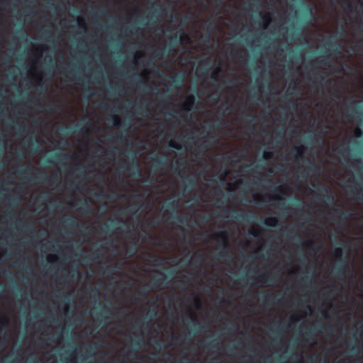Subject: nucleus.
<instances>
[{
	"instance_id": "35",
	"label": "nucleus",
	"mask_w": 363,
	"mask_h": 363,
	"mask_svg": "<svg viewBox=\"0 0 363 363\" xmlns=\"http://www.w3.org/2000/svg\"><path fill=\"white\" fill-rule=\"evenodd\" d=\"M250 235H252L254 237H259V232L256 230H252L250 232Z\"/></svg>"
},
{
	"instance_id": "48",
	"label": "nucleus",
	"mask_w": 363,
	"mask_h": 363,
	"mask_svg": "<svg viewBox=\"0 0 363 363\" xmlns=\"http://www.w3.org/2000/svg\"><path fill=\"white\" fill-rule=\"evenodd\" d=\"M358 350H359V348H358V347H357V346H356V345H355V346H354V347H352V350H351V351H352V353H357V352H358Z\"/></svg>"
},
{
	"instance_id": "15",
	"label": "nucleus",
	"mask_w": 363,
	"mask_h": 363,
	"mask_svg": "<svg viewBox=\"0 0 363 363\" xmlns=\"http://www.w3.org/2000/svg\"><path fill=\"white\" fill-rule=\"evenodd\" d=\"M186 186H189L191 189L195 186V180L192 176H189L184 181Z\"/></svg>"
},
{
	"instance_id": "47",
	"label": "nucleus",
	"mask_w": 363,
	"mask_h": 363,
	"mask_svg": "<svg viewBox=\"0 0 363 363\" xmlns=\"http://www.w3.org/2000/svg\"><path fill=\"white\" fill-rule=\"evenodd\" d=\"M264 156L265 158H269L270 157L272 156V152H265L264 154Z\"/></svg>"
},
{
	"instance_id": "21",
	"label": "nucleus",
	"mask_w": 363,
	"mask_h": 363,
	"mask_svg": "<svg viewBox=\"0 0 363 363\" xmlns=\"http://www.w3.org/2000/svg\"><path fill=\"white\" fill-rule=\"evenodd\" d=\"M333 213H334V214H337V213H338V214H340V215H339V218H340V219L343 220H345V219H346V218H347V214L346 213H345V212H341V211H340V209H339V208H335L333 209Z\"/></svg>"
},
{
	"instance_id": "28",
	"label": "nucleus",
	"mask_w": 363,
	"mask_h": 363,
	"mask_svg": "<svg viewBox=\"0 0 363 363\" xmlns=\"http://www.w3.org/2000/svg\"><path fill=\"white\" fill-rule=\"evenodd\" d=\"M55 178L53 177L44 176L43 177V182L45 183V184H47V183H48L50 182H55Z\"/></svg>"
},
{
	"instance_id": "62",
	"label": "nucleus",
	"mask_w": 363,
	"mask_h": 363,
	"mask_svg": "<svg viewBox=\"0 0 363 363\" xmlns=\"http://www.w3.org/2000/svg\"><path fill=\"white\" fill-rule=\"evenodd\" d=\"M202 38H203V41L209 42V38H210L209 35H208V36H203Z\"/></svg>"
},
{
	"instance_id": "45",
	"label": "nucleus",
	"mask_w": 363,
	"mask_h": 363,
	"mask_svg": "<svg viewBox=\"0 0 363 363\" xmlns=\"http://www.w3.org/2000/svg\"><path fill=\"white\" fill-rule=\"evenodd\" d=\"M162 10V9L161 6H159L157 9H156L155 10L154 13H155V14H161Z\"/></svg>"
},
{
	"instance_id": "32",
	"label": "nucleus",
	"mask_w": 363,
	"mask_h": 363,
	"mask_svg": "<svg viewBox=\"0 0 363 363\" xmlns=\"http://www.w3.org/2000/svg\"><path fill=\"white\" fill-rule=\"evenodd\" d=\"M221 72V68L220 66H218L216 69L213 71L212 78L216 79L215 76L218 75Z\"/></svg>"
},
{
	"instance_id": "3",
	"label": "nucleus",
	"mask_w": 363,
	"mask_h": 363,
	"mask_svg": "<svg viewBox=\"0 0 363 363\" xmlns=\"http://www.w3.org/2000/svg\"><path fill=\"white\" fill-rule=\"evenodd\" d=\"M71 156L66 153H55L50 158L46 160L48 164H54L55 162L67 160Z\"/></svg>"
},
{
	"instance_id": "13",
	"label": "nucleus",
	"mask_w": 363,
	"mask_h": 363,
	"mask_svg": "<svg viewBox=\"0 0 363 363\" xmlns=\"http://www.w3.org/2000/svg\"><path fill=\"white\" fill-rule=\"evenodd\" d=\"M140 297H138L136 300L140 301L141 300L146 299L149 294V291L145 289H140L138 291Z\"/></svg>"
},
{
	"instance_id": "33",
	"label": "nucleus",
	"mask_w": 363,
	"mask_h": 363,
	"mask_svg": "<svg viewBox=\"0 0 363 363\" xmlns=\"http://www.w3.org/2000/svg\"><path fill=\"white\" fill-rule=\"evenodd\" d=\"M200 219H201L202 223H205L209 220V217L206 216H200Z\"/></svg>"
},
{
	"instance_id": "60",
	"label": "nucleus",
	"mask_w": 363,
	"mask_h": 363,
	"mask_svg": "<svg viewBox=\"0 0 363 363\" xmlns=\"http://www.w3.org/2000/svg\"><path fill=\"white\" fill-rule=\"evenodd\" d=\"M191 321L194 323H198V320L196 319V318L194 315L191 316Z\"/></svg>"
},
{
	"instance_id": "30",
	"label": "nucleus",
	"mask_w": 363,
	"mask_h": 363,
	"mask_svg": "<svg viewBox=\"0 0 363 363\" xmlns=\"http://www.w3.org/2000/svg\"><path fill=\"white\" fill-rule=\"evenodd\" d=\"M138 28L135 26H132L130 28H126L125 32L135 34L138 31Z\"/></svg>"
},
{
	"instance_id": "10",
	"label": "nucleus",
	"mask_w": 363,
	"mask_h": 363,
	"mask_svg": "<svg viewBox=\"0 0 363 363\" xmlns=\"http://www.w3.org/2000/svg\"><path fill=\"white\" fill-rule=\"evenodd\" d=\"M349 268L344 265H340L335 268L333 272L337 276H342L345 274V272L348 271Z\"/></svg>"
},
{
	"instance_id": "46",
	"label": "nucleus",
	"mask_w": 363,
	"mask_h": 363,
	"mask_svg": "<svg viewBox=\"0 0 363 363\" xmlns=\"http://www.w3.org/2000/svg\"><path fill=\"white\" fill-rule=\"evenodd\" d=\"M26 272L28 274L33 275V270L30 267H26Z\"/></svg>"
},
{
	"instance_id": "52",
	"label": "nucleus",
	"mask_w": 363,
	"mask_h": 363,
	"mask_svg": "<svg viewBox=\"0 0 363 363\" xmlns=\"http://www.w3.org/2000/svg\"><path fill=\"white\" fill-rule=\"evenodd\" d=\"M314 245V243L313 242H312L311 240H309L308 242V244H307V247H309V248H312Z\"/></svg>"
},
{
	"instance_id": "59",
	"label": "nucleus",
	"mask_w": 363,
	"mask_h": 363,
	"mask_svg": "<svg viewBox=\"0 0 363 363\" xmlns=\"http://www.w3.org/2000/svg\"><path fill=\"white\" fill-rule=\"evenodd\" d=\"M105 272L108 274V275H111V274H113V271L112 269H106Z\"/></svg>"
},
{
	"instance_id": "37",
	"label": "nucleus",
	"mask_w": 363,
	"mask_h": 363,
	"mask_svg": "<svg viewBox=\"0 0 363 363\" xmlns=\"http://www.w3.org/2000/svg\"><path fill=\"white\" fill-rule=\"evenodd\" d=\"M354 134L357 137H360L362 135V131L359 128H357L354 131Z\"/></svg>"
},
{
	"instance_id": "12",
	"label": "nucleus",
	"mask_w": 363,
	"mask_h": 363,
	"mask_svg": "<svg viewBox=\"0 0 363 363\" xmlns=\"http://www.w3.org/2000/svg\"><path fill=\"white\" fill-rule=\"evenodd\" d=\"M152 160L154 163V166L155 167H160L161 165H163L165 164L166 162V159L165 158H160L159 157H157V156H154L152 158Z\"/></svg>"
},
{
	"instance_id": "63",
	"label": "nucleus",
	"mask_w": 363,
	"mask_h": 363,
	"mask_svg": "<svg viewBox=\"0 0 363 363\" xmlns=\"http://www.w3.org/2000/svg\"><path fill=\"white\" fill-rule=\"evenodd\" d=\"M78 172L82 174H85V170H84V168H80L78 169Z\"/></svg>"
},
{
	"instance_id": "29",
	"label": "nucleus",
	"mask_w": 363,
	"mask_h": 363,
	"mask_svg": "<svg viewBox=\"0 0 363 363\" xmlns=\"http://www.w3.org/2000/svg\"><path fill=\"white\" fill-rule=\"evenodd\" d=\"M315 329H311L309 330H307L304 333V335L308 338H311L313 333H314Z\"/></svg>"
},
{
	"instance_id": "39",
	"label": "nucleus",
	"mask_w": 363,
	"mask_h": 363,
	"mask_svg": "<svg viewBox=\"0 0 363 363\" xmlns=\"http://www.w3.org/2000/svg\"><path fill=\"white\" fill-rule=\"evenodd\" d=\"M172 81L174 83L180 85L183 82V78L180 77L179 80H177L175 78H173Z\"/></svg>"
},
{
	"instance_id": "26",
	"label": "nucleus",
	"mask_w": 363,
	"mask_h": 363,
	"mask_svg": "<svg viewBox=\"0 0 363 363\" xmlns=\"http://www.w3.org/2000/svg\"><path fill=\"white\" fill-rule=\"evenodd\" d=\"M343 250L341 247H337L335 248L334 251V255L337 258H341L342 255Z\"/></svg>"
},
{
	"instance_id": "40",
	"label": "nucleus",
	"mask_w": 363,
	"mask_h": 363,
	"mask_svg": "<svg viewBox=\"0 0 363 363\" xmlns=\"http://www.w3.org/2000/svg\"><path fill=\"white\" fill-rule=\"evenodd\" d=\"M215 28V25L211 22L208 25V30H210V31H212Z\"/></svg>"
},
{
	"instance_id": "2",
	"label": "nucleus",
	"mask_w": 363,
	"mask_h": 363,
	"mask_svg": "<svg viewBox=\"0 0 363 363\" xmlns=\"http://www.w3.org/2000/svg\"><path fill=\"white\" fill-rule=\"evenodd\" d=\"M216 238L219 242H222L223 245V250L218 255L217 258L226 257L230 261L233 260L232 256L229 253V244L228 239L226 233L224 231L220 232L216 235Z\"/></svg>"
},
{
	"instance_id": "56",
	"label": "nucleus",
	"mask_w": 363,
	"mask_h": 363,
	"mask_svg": "<svg viewBox=\"0 0 363 363\" xmlns=\"http://www.w3.org/2000/svg\"><path fill=\"white\" fill-rule=\"evenodd\" d=\"M143 325V323L141 321H139L137 323V324L135 325V327L138 329L140 328Z\"/></svg>"
},
{
	"instance_id": "36",
	"label": "nucleus",
	"mask_w": 363,
	"mask_h": 363,
	"mask_svg": "<svg viewBox=\"0 0 363 363\" xmlns=\"http://www.w3.org/2000/svg\"><path fill=\"white\" fill-rule=\"evenodd\" d=\"M247 121L253 123L255 119V116L253 115H247Z\"/></svg>"
},
{
	"instance_id": "38",
	"label": "nucleus",
	"mask_w": 363,
	"mask_h": 363,
	"mask_svg": "<svg viewBox=\"0 0 363 363\" xmlns=\"http://www.w3.org/2000/svg\"><path fill=\"white\" fill-rule=\"evenodd\" d=\"M18 173H19L20 174H22V175H23V174L26 175V174H28V171L27 170V169L23 168V169H20V170L18 171Z\"/></svg>"
},
{
	"instance_id": "16",
	"label": "nucleus",
	"mask_w": 363,
	"mask_h": 363,
	"mask_svg": "<svg viewBox=\"0 0 363 363\" xmlns=\"http://www.w3.org/2000/svg\"><path fill=\"white\" fill-rule=\"evenodd\" d=\"M140 209V206L135 205L132 206H127L125 213L134 214L136 213Z\"/></svg>"
},
{
	"instance_id": "50",
	"label": "nucleus",
	"mask_w": 363,
	"mask_h": 363,
	"mask_svg": "<svg viewBox=\"0 0 363 363\" xmlns=\"http://www.w3.org/2000/svg\"><path fill=\"white\" fill-rule=\"evenodd\" d=\"M155 348L158 347L159 350L161 349V344H160V342L158 340H156L155 342Z\"/></svg>"
},
{
	"instance_id": "18",
	"label": "nucleus",
	"mask_w": 363,
	"mask_h": 363,
	"mask_svg": "<svg viewBox=\"0 0 363 363\" xmlns=\"http://www.w3.org/2000/svg\"><path fill=\"white\" fill-rule=\"evenodd\" d=\"M261 296L262 298H267V297H272L274 303H280L281 301V299L280 298L277 299L272 294L263 293Z\"/></svg>"
},
{
	"instance_id": "4",
	"label": "nucleus",
	"mask_w": 363,
	"mask_h": 363,
	"mask_svg": "<svg viewBox=\"0 0 363 363\" xmlns=\"http://www.w3.org/2000/svg\"><path fill=\"white\" fill-rule=\"evenodd\" d=\"M231 218L240 221L252 220L253 216L244 213L243 212L233 211L231 212Z\"/></svg>"
},
{
	"instance_id": "11",
	"label": "nucleus",
	"mask_w": 363,
	"mask_h": 363,
	"mask_svg": "<svg viewBox=\"0 0 363 363\" xmlns=\"http://www.w3.org/2000/svg\"><path fill=\"white\" fill-rule=\"evenodd\" d=\"M213 138V137H211V138H205L204 140L199 145V148H201L203 147L205 150H207L211 143H212V139Z\"/></svg>"
},
{
	"instance_id": "14",
	"label": "nucleus",
	"mask_w": 363,
	"mask_h": 363,
	"mask_svg": "<svg viewBox=\"0 0 363 363\" xmlns=\"http://www.w3.org/2000/svg\"><path fill=\"white\" fill-rule=\"evenodd\" d=\"M79 211L83 213H88L90 211L89 203L86 201L82 202V206L79 208Z\"/></svg>"
},
{
	"instance_id": "44",
	"label": "nucleus",
	"mask_w": 363,
	"mask_h": 363,
	"mask_svg": "<svg viewBox=\"0 0 363 363\" xmlns=\"http://www.w3.org/2000/svg\"><path fill=\"white\" fill-rule=\"evenodd\" d=\"M8 323H9V318H8L7 317L4 316V317L2 318V320H1V323H2V325H4L7 324Z\"/></svg>"
},
{
	"instance_id": "57",
	"label": "nucleus",
	"mask_w": 363,
	"mask_h": 363,
	"mask_svg": "<svg viewBox=\"0 0 363 363\" xmlns=\"http://www.w3.org/2000/svg\"><path fill=\"white\" fill-rule=\"evenodd\" d=\"M306 11L308 14H311L312 13V9L309 6L306 7Z\"/></svg>"
},
{
	"instance_id": "53",
	"label": "nucleus",
	"mask_w": 363,
	"mask_h": 363,
	"mask_svg": "<svg viewBox=\"0 0 363 363\" xmlns=\"http://www.w3.org/2000/svg\"><path fill=\"white\" fill-rule=\"evenodd\" d=\"M356 104V101L354 100H352L350 103L347 104L348 107H351L354 106Z\"/></svg>"
},
{
	"instance_id": "6",
	"label": "nucleus",
	"mask_w": 363,
	"mask_h": 363,
	"mask_svg": "<svg viewBox=\"0 0 363 363\" xmlns=\"http://www.w3.org/2000/svg\"><path fill=\"white\" fill-rule=\"evenodd\" d=\"M251 279L253 281L261 282L264 284H272L275 282L272 277H269L264 274H261L258 277H252Z\"/></svg>"
},
{
	"instance_id": "61",
	"label": "nucleus",
	"mask_w": 363,
	"mask_h": 363,
	"mask_svg": "<svg viewBox=\"0 0 363 363\" xmlns=\"http://www.w3.org/2000/svg\"><path fill=\"white\" fill-rule=\"evenodd\" d=\"M169 92H170V90H169V89H167L166 91H164V96L167 99H169V98H170V96H169V95L167 96V95L165 94L169 93Z\"/></svg>"
},
{
	"instance_id": "7",
	"label": "nucleus",
	"mask_w": 363,
	"mask_h": 363,
	"mask_svg": "<svg viewBox=\"0 0 363 363\" xmlns=\"http://www.w3.org/2000/svg\"><path fill=\"white\" fill-rule=\"evenodd\" d=\"M63 223L66 225L75 227L78 225L77 218L72 215H65L63 217Z\"/></svg>"
},
{
	"instance_id": "20",
	"label": "nucleus",
	"mask_w": 363,
	"mask_h": 363,
	"mask_svg": "<svg viewBox=\"0 0 363 363\" xmlns=\"http://www.w3.org/2000/svg\"><path fill=\"white\" fill-rule=\"evenodd\" d=\"M148 259L151 262H158V261H162L164 259L162 257L156 256L153 253H148Z\"/></svg>"
},
{
	"instance_id": "27",
	"label": "nucleus",
	"mask_w": 363,
	"mask_h": 363,
	"mask_svg": "<svg viewBox=\"0 0 363 363\" xmlns=\"http://www.w3.org/2000/svg\"><path fill=\"white\" fill-rule=\"evenodd\" d=\"M169 145L171 147H172V148H174L175 150H179L182 148V146H181V145L179 143L174 142V141H170L169 143Z\"/></svg>"
},
{
	"instance_id": "31",
	"label": "nucleus",
	"mask_w": 363,
	"mask_h": 363,
	"mask_svg": "<svg viewBox=\"0 0 363 363\" xmlns=\"http://www.w3.org/2000/svg\"><path fill=\"white\" fill-rule=\"evenodd\" d=\"M75 274H77V276L79 275V272L77 269L71 270L68 272V275L70 276L71 277H74Z\"/></svg>"
},
{
	"instance_id": "25",
	"label": "nucleus",
	"mask_w": 363,
	"mask_h": 363,
	"mask_svg": "<svg viewBox=\"0 0 363 363\" xmlns=\"http://www.w3.org/2000/svg\"><path fill=\"white\" fill-rule=\"evenodd\" d=\"M346 2V6L349 12L352 13L354 11V4L350 1V0H343Z\"/></svg>"
},
{
	"instance_id": "22",
	"label": "nucleus",
	"mask_w": 363,
	"mask_h": 363,
	"mask_svg": "<svg viewBox=\"0 0 363 363\" xmlns=\"http://www.w3.org/2000/svg\"><path fill=\"white\" fill-rule=\"evenodd\" d=\"M294 149H295V150L296 152L297 155L300 158H302L303 157V152H304V150H305L304 146L303 145H299V146L295 147Z\"/></svg>"
},
{
	"instance_id": "5",
	"label": "nucleus",
	"mask_w": 363,
	"mask_h": 363,
	"mask_svg": "<svg viewBox=\"0 0 363 363\" xmlns=\"http://www.w3.org/2000/svg\"><path fill=\"white\" fill-rule=\"evenodd\" d=\"M195 104V97L191 95L187 97L186 101L181 105L180 108L182 111H190Z\"/></svg>"
},
{
	"instance_id": "58",
	"label": "nucleus",
	"mask_w": 363,
	"mask_h": 363,
	"mask_svg": "<svg viewBox=\"0 0 363 363\" xmlns=\"http://www.w3.org/2000/svg\"><path fill=\"white\" fill-rule=\"evenodd\" d=\"M140 340H141L140 339H138L137 340H135L134 342V345H136L138 347H139L140 346Z\"/></svg>"
},
{
	"instance_id": "24",
	"label": "nucleus",
	"mask_w": 363,
	"mask_h": 363,
	"mask_svg": "<svg viewBox=\"0 0 363 363\" xmlns=\"http://www.w3.org/2000/svg\"><path fill=\"white\" fill-rule=\"evenodd\" d=\"M329 57L328 55H326L323 59L320 60L318 63L320 65H328L329 67H333V64L328 62Z\"/></svg>"
},
{
	"instance_id": "41",
	"label": "nucleus",
	"mask_w": 363,
	"mask_h": 363,
	"mask_svg": "<svg viewBox=\"0 0 363 363\" xmlns=\"http://www.w3.org/2000/svg\"><path fill=\"white\" fill-rule=\"evenodd\" d=\"M48 197V194H42V195L39 197V199H40V200H42V201H45V200H47Z\"/></svg>"
},
{
	"instance_id": "64",
	"label": "nucleus",
	"mask_w": 363,
	"mask_h": 363,
	"mask_svg": "<svg viewBox=\"0 0 363 363\" xmlns=\"http://www.w3.org/2000/svg\"><path fill=\"white\" fill-rule=\"evenodd\" d=\"M230 55L233 56V57H238V52H232L230 53Z\"/></svg>"
},
{
	"instance_id": "54",
	"label": "nucleus",
	"mask_w": 363,
	"mask_h": 363,
	"mask_svg": "<svg viewBox=\"0 0 363 363\" xmlns=\"http://www.w3.org/2000/svg\"><path fill=\"white\" fill-rule=\"evenodd\" d=\"M171 18L173 21H177L179 18L178 14L171 15Z\"/></svg>"
},
{
	"instance_id": "8",
	"label": "nucleus",
	"mask_w": 363,
	"mask_h": 363,
	"mask_svg": "<svg viewBox=\"0 0 363 363\" xmlns=\"http://www.w3.org/2000/svg\"><path fill=\"white\" fill-rule=\"evenodd\" d=\"M133 174L137 175V176H141L142 171L139 167V163L135 157V155H133Z\"/></svg>"
},
{
	"instance_id": "23",
	"label": "nucleus",
	"mask_w": 363,
	"mask_h": 363,
	"mask_svg": "<svg viewBox=\"0 0 363 363\" xmlns=\"http://www.w3.org/2000/svg\"><path fill=\"white\" fill-rule=\"evenodd\" d=\"M174 219L180 223H186L189 220V218L187 216H179V215L175 216Z\"/></svg>"
},
{
	"instance_id": "51",
	"label": "nucleus",
	"mask_w": 363,
	"mask_h": 363,
	"mask_svg": "<svg viewBox=\"0 0 363 363\" xmlns=\"http://www.w3.org/2000/svg\"><path fill=\"white\" fill-rule=\"evenodd\" d=\"M84 129H85V128H84V126H83V127L80 128L79 130L75 129L74 132H77L79 133H82Z\"/></svg>"
},
{
	"instance_id": "43",
	"label": "nucleus",
	"mask_w": 363,
	"mask_h": 363,
	"mask_svg": "<svg viewBox=\"0 0 363 363\" xmlns=\"http://www.w3.org/2000/svg\"><path fill=\"white\" fill-rule=\"evenodd\" d=\"M275 198L279 201H282V200H284V198L282 196V195L279 193L275 195Z\"/></svg>"
},
{
	"instance_id": "17",
	"label": "nucleus",
	"mask_w": 363,
	"mask_h": 363,
	"mask_svg": "<svg viewBox=\"0 0 363 363\" xmlns=\"http://www.w3.org/2000/svg\"><path fill=\"white\" fill-rule=\"evenodd\" d=\"M325 194L323 195L325 200L332 202L334 201L333 196L329 194L330 189L328 187L325 186L323 189Z\"/></svg>"
},
{
	"instance_id": "42",
	"label": "nucleus",
	"mask_w": 363,
	"mask_h": 363,
	"mask_svg": "<svg viewBox=\"0 0 363 363\" xmlns=\"http://www.w3.org/2000/svg\"><path fill=\"white\" fill-rule=\"evenodd\" d=\"M263 20L264 21H266L267 23H269L270 21H271V18H270V16L269 15H267V16H264L263 17Z\"/></svg>"
},
{
	"instance_id": "49",
	"label": "nucleus",
	"mask_w": 363,
	"mask_h": 363,
	"mask_svg": "<svg viewBox=\"0 0 363 363\" xmlns=\"http://www.w3.org/2000/svg\"><path fill=\"white\" fill-rule=\"evenodd\" d=\"M173 206H174V201H169V202H168V203H167L166 207H167V208H172V207H173Z\"/></svg>"
},
{
	"instance_id": "1",
	"label": "nucleus",
	"mask_w": 363,
	"mask_h": 363,
	"mask_svg": "<svg viewBox=\"0 0 363 363\" xmlns=\"http://www.w3.org/2000/svg\"><path fill=\"white\" fill-rule=\"evenodd\" d=\"M180 40V38H178L177 35H175L172 38V42L168 46L165 47L163 50H154L152 51V54L158 60L162 59L164 57H168L175 50V48Z\"/></svg>"
},
{
	"instance_id": "34",
	"label": "nucleus",
	"mask_w": 363,
	"mask_h": 363,
	"mask_svg": "<svg viewBox=\"0 0 363 363\" xmlns=\"http://www.w3.org/2000/svg\"><path fill=\"white\" fill-rule=\"evenodd\" d=\"M166 278H167V277L164 276V278H159L157 280H155L153 281V285L157 287L158 286V282L164 280Z\"/></svg>"
},
{
	"instance_id": "9",
	"label": "nucleus",
	"mask_w": 363,
	"mask_h": 363,
	"mask_svg": "<svg viewBox=\"0 0 363 363\" xmlns=\"http://www.w3.org/2000/svg\"><path fill=\"white\" fill-rule=\"evenodd\" d=\"M264 223L269 227H276L279 223V220L276 217H268L265 218Z\"/></svg>"
},
{
	"instance_id": "19",
	"label": "nucleus",
	"mask_w": 363,
	"mask_h": 363,
	"mask_svg": "<svg viewBox=\"0 0 363 363\" xmlns=\"http://www.w3.org/2000/svg\"><path fill=\"white\" fill-rule=\"evenodd\" d=\"M113 125L116 127L123 128L125 125V123H122L121 120L120 119V118L118 116H114L113 117Z\"/></svg>"
},
{
	"instance_id": "55",
	"label": "nucleus",
	"mask_w": 363,
	"mask_h": 363,
	"mask_svg": "<svg viewBox=\"0 0 363 363\" xmlns=\"http://www.w3.org/2000/svg\"><path fill=\"white\" fill-rule=\"evenodd\" d=\"M78 23L79 25L82 26L84 28H86V25L82 19L79 18Z\"/></svg>"
}]
</instances>
